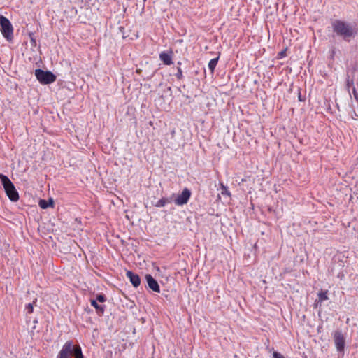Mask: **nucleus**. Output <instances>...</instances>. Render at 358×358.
Segmentation results:
<instances>
[{"label": "nucleus", "instance_id": "16", "mask_svg": "<svg viewBox=\"0 0 358 358\" xmlns=\"http://www.w3.org/2000/svg\"><path fill=\"white\" fill-rule=\"evenodd\" d=\"M91 305L94 306L97 310L103 313V308L102 306H100L97 304L96 301L94 300L91 301Z\"/></svg>", "mask_w": 358, "mask_h": 358}, {"label": "nucleus", "instance_id": "18", "mask_svg": "<svg viewBox=\"0 0 358 358\" xmlns=\"http://www.w3.org/2000/svg\"><path fill=\"white\" fill-rule=\"evenodd\" d=\"M165 204V201L163 199L159 200L157 203L155 204L157 207H162L164 206Z\"/></svg>", "mask_w": 358, "mask_h": 358}, {"label": "nucleus", "instance_id": "7", "mask_svg": "<svg viewBox=\"0 0 358 358\" xmlns=\"http://www.w3.org/2000/svg\"><path fill=\"white\" fill-rule=\"evenodd\" d=\"M145 279L148 287L155 292H159L160 289L158 282L150 275H146Z\"/></svg>", "mask_w": 358, "mask_h": 358}, {"label": "nucleus", "instance_id": "22", "mask_svg": "<svg viewBox=\"0 0 358 358\" xmlns=\"http://www.w3.org/2000/svg\"><path fill=\"white\" fill-rule=\"evenodd\" d=\"M175 202L176 204H179V199H176Z\"/></svg>", "mask_w": 358, "mask_h": 358}, {"label": "nucleus", "instance_id": "21", "mask_svg": "<svg viewBox=\"0 0 358 358\" xmlns=\"http://www.w3.org/2000/svg\"><path fill=\"white\" fill-rule=\"evenodd\" d=\"M352 93H353V95H354L355 98L357 100H358V94H357V90H356V89L355 87L352 89Z\"/></svg>", "mask_w": 358, "mask_h": 358}, {"label": "nucleus", "instance_id": "15", "mask_svg": "<svg viewBox=\"0 0 358 358\" xmlns=\"http://www.w3.org/2000/svg\"><path fill=\"white\" fill-rule=\"evenodd\" d=\"M221 187V194L222 195H227L228 196H231V193L228 189V187L225 186L223 183L220 184Z\"/></svg>", "mask_w": 358, "mask_h": 358}, {"label": "nucleus", "instance_id": "10", "mask_svg": "<svg viewBox=\"0 0 358 358\" xmlns=\"http://www.w3.org/2000/svg\"><path fill=\"white\" fill-rule=\"evenodd\" d=\"M71 346L72 349L71 350V356L73 355L75 358H84L80 346L73 345L72 342Z\"/></svg>", "mask_w": 358, "mask_h": 358}, {"label": "nucleus", "instance_id": "13", "mask_svg": "<svg viewBox=\"0 0 358 358\" xmlns=\"http://www.w3.org/2000/svg\"><path fill=\"white\" fill-rule=\"evenodd\" d=\"M218 60H219V57L210 59V62H208V69H210L211 73L214 72L215 69L217 64Z\"/></svg>", "mask_w": 358, "mask_h": 358}, {"label": "nucleus", "instance_id": "5", "mask_svg": "<svg viewBox=\"0 0 358 358\" xmlns=\"http://www.w3.org/2000/svg\"><path fill=\"white\" fill-rule=\"evenodd\" d=\"M333 337L337 351L340 352H343L345 340L343 333L340 331H336L334 333Z\"/></svg>", "mask_w": 358, "mask_h": 358}, {"label": "nucleus", "instance_id": "1", "mask_svg": "<svg viewBox=\"0 0 358 358\" xmlns=\"http://www.w3.org/2000/svg\"><path fill=\"white\" fill-rule=\"evenodd\" d=\"M331 25L334 32L345 41H349L350 38L354 37L357 32L349 23L340 20H334Z\"/></svg>", "mask_w": 358, "mask_h": 358}, {"label": "nucleus", "instance_id": "4", "mask_svg": "<svg viewBox=\"0 0 358 358\" xmlns=\"http://www.w3.org/2000/svg\"><path fill=\"white\" fill-rule=\"evenodd\" d=\"M37 80L42 84H50L55 81L56 76L50 71H45L41 69L35 71Z\"/></svg>", "mask_w": 358, "mask_h": 358}, {"label": "nucleus", "instance_id": "14", "mask_svg": "<svg viewBox=\"0 0 358 358\" xmlns=\"http://www.w3.org/2000/svg\"><path fill=\"white\" fill-rule=\"evenodd\" d=\"M327 294H328V290L321 291L320 292H319L317 294L318 299H319L318 301L320 303H322L324 301L328 300L329 298H328Z\"/></svg>", "mask_w": 358, "mask_h": 358}, {"label": "nucleus", "instance_id": "11", "mask_svg": "<svg viewBox=\"0 0 358 358\" xmlns=\"http://www.w3.org/2000/svg\"><path fill=\"white\" fill-rule=\"evenodd\" d=\"M159 57L165 64L169 65L171 63L172 52H162Z\"/></svg>", "mask_w": 358, "mask_h": 358}, {"label": "nucleus", "instance_id": "9", "mask_svg": "<svg viewBox=\"0 0 358 358\" xmlns=\"http://www.w3.org/2000/svg\"><path fill=\"white\" fill-rule=\"evenodd\" d=\"M191 194V191L187 188H185L180 194V205L187 203Z\"/></svg>", "mask_w": 358, "mask_h": 358}, {"label": "nucleus", "instance_id": "17", "mask_svg": "<svg viewBox=\"0 0 358 358\" xmlns=\"http://www.w3.org/2000/svg\"><path fill=\"white\" fill-rule=\"evenodd\" d=\"M273 358H285L282 355H281L280 353H279L278 352H273Z\"/></svg>", "mask_w": 358, "mask_h": 358}, {"label": "nucleus", "instance_id": "20", "mask_svg": "<svg viewBox=\"0 0 358 358\" xmlns=\"http://www.w3.org/2000/svg\"><path fill=\"white\" fill-rule=\"evenodd\" d=\"M26 308L27 309V310L29 313H32V311H33L32 304H31V303L27 304L26 306Z\"/></svg>", "mask_w": 358, "mask_h": 358}, {"label": "nucleus", "instance_id": "3", "mask_svg": "<svg viewBox=\"0 0 358 358\" xmlns=\"http://www.w3.org/2000/svg\"><path fill=\"white\" fill-rule=\"evenodd\" d=\"M0 29L3 37L8 41H10L13 39V26L10 22L3 16H0Z\"/></svg>", "mask_w": 358, "mask_h": 358}, {"label": "nucleus", "instance_id": "2", "mask_svg": "<svg viewBox=\"0 0 358 358\" xmlns=\"http://www.w3.org/2000/svg\"><path fill=\"white\" fill-rule=\"evenodd\" d=\"M0 180L8 198L12 201H17L19 199V194L10 180L3 174H0Z\"/></svg>", "mask_w": 358, "mask_h": 358}, {"label": "nucleus", "instance_id": "23", "mask_svg": "<svg viewBox=\"0 0 358 358\" xmlns=\"http://www.w3.org/2000/svg\"><path fill=\"white\" fill-rule=\"evenodd\" d=\"M357 87H358V82L357 83Z\"/></svg>", "mask_w": 358, "mask_h": 358}, {"label": "nucleus", "instance_id": "12", "mask_svg": "<svg viewBox=\"0 0 358 358\" xmlns=\"http://www.w3.org/2000/svg\"><path fill=\"white\" fill-rule=\"evenodd\" d=\"M39 206L43 208V209H45L47 208L49 206H53V204H54V202H53V200L52 199H50L48 201H45V200H40L39 203Z\"/></svg>", "mask_w": 358, "mask_h": 358}, {"label": "nucleus", "instance_id": "6", "mask_svg": "<svg viewBox=\"0 0 358 358\" xmlns=\"http://www.w3.org/2000/svg\"><path fill=\"white\" fill-rule=\"evenodd\" d=\"M72 349L71 341L66 342L57 355V358H71V350Z\"/></svg>", "mask_w": 358, "mask_h": 358}, {"label": "nucleus", "instance_id": "19", "mask_svg": "<svg viewBox=\"0 0 358 358\" xmlns=\"http://www.w3.org/2000/svg\"><path fill=\"white\" fill-rule=\"evenodd\" d=\"M96 300L99 302H104L106 299H105V296L103 295H99L97 296L96 297Z\"/></svg>", "mask_w": 358, "mask_h": 358}, {"label": "nucleus", "instance_id": "8", "mask_svg": "<svg viewBox=\"0 0 358 358\" xmlns=\"http://www.w3.org/2000/svg\"><path fill=\"white\" fill-rule=\"evenodd\" d=\"M126 275L129 279L131 283L134 287H138L140 285L141 280L137 274H135L130 271H127Z\"/></svg>", "mask_w": 358, "mask_h": 358}]
</instances>
